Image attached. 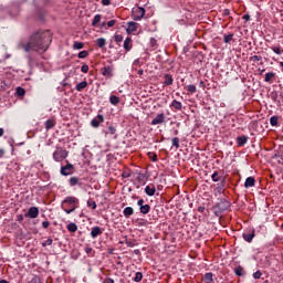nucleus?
Segmentation results:
<instances>
[{
	"mask_svg": "<svg viewBox=\"0 0 283 283\" xmlns=\"http://www.w3.org/2000/svg\"><path fill=\"white\" fill-rule=\"evenodd\" d=\"M52 43V32L50 30H40L34 32L29 41L22 44L24 52H48Z\"/></svg>",
	"mask_w": 283,
	"mask_h": 283,
	"instance_id": "1",
	"label": "nucleus"
},
{
	"mask_svg": "<svg viewBox=\"0 0 283 283\" xmlns=\"http://www.w3.org/2000/svg\"><path fill=\"white\" fill-rule=\"evenodd\" d=\"M80 203L78 198L70 196L62 201L61 207L65 213L70 214L78 209Z\"/></svg>",
	"mask_w": 283,
	"mask_h": 283,
	"instance_id": "2",
	"label": "nucleus"
},
{
	"mask_svg": "<svg viewBox=\"0 0 283 283\" xmlns=\"http://www.w3.org/2000/svg\"><path fill=\"white\" fill-rule=\"evenodd\" d=\"M67 156H70V153L67 151V149L61 146H57L53 153V160H55V163H63V160H65Z\"/></svg>",
	"mask_w": 283,
	"mask_h": 283,
	"instance_id": "3",
	"label": "nucleus"
},
{
	"mask_svg": "<svg viewBox=\"0 0 283 283\" xmlns=\"http://www.w3.org/2000/svg\"><path fill=\"white\" fill-rule=\"evenodd\" d=\"M132 17L134 21H140L145 17V8L137 7L132 10Z\"/></svg>",
	"mask_w": 283,
	"mask_h": 283,
	"instance_id": "4",
	"label": "nucleus"
},
{
	"mask_svg": "<svg viewBox=\"0 0 283 283\" xmlns=\"http://www.w3.org/2000/svg\"><path fill=\"white\" fill-rule=\"evenodd\" d=\"M60 174L62 176H72L74 174V165L66 160V165L61 167Z\"/></svg>",
	"mask_w": 283,
	"mask_h": 283,
	"instance_id": "5",
	"label": "nucleus"
},
{
	"mask_svg": "<svg viewBox=\"0 0 283 283\" xmlns=\"http://www.w3.org/2000/svg\"><path fill=\"white\" fill-rule=\"evenodd\" d=\"M140 24H138L137 22L130 21L127 23V28H126V32L127 34H134V32H136L138 30Z\"/></svg>",
	"mask_w": 283,
	"mask_h": 283,
	"instance_id": "6",
	"label": "nucleus"
},
{
	"mask_svg": "<svg viewBox=\"0 0 283 283\" xmlns=\"http://www.w3.org/2000/svg\"><path fill=\"white\" fill-rule=\"evenodd\" d=\"M25 218H39V208L38 207H31L29 208L28 212L24 214Z\"/></svg>",
	"mask_w": 283,
	"mask_h": 283,
	"instance_id": "7",
	"label": "nucleus"
},
{
	"mask_svg": "<svg viewBox=\"0 0 283 283\" xmlns=\"http://www.w3.org/2000/svg\"><path fill=\"white\" fill-rule=\"evenodd\" d=\"M102 74L103 76H105L106 78H112V76H114V67L112 65L109 66H104L102 69Z\"/></svg>",
	"mask_w": 283,
	"mask_h": 283,
	"instance_id": "8",
	"label": "nucleus"
},
{
	"mask_svg": "<svg viewBox=\"0 0 283 283\" xmlns=\"http://www.w3.org/2000/svg\"><path fill=\"white\" fill-rule=\"evenodd\" d=\"M163 123H166V117L160 113L151 120L150 125H163Z\"/></svg>",
	"mask_w": 283,
	"mask_h": 283,
	"instance_id": "9",
	"label": "nucleus"
},
{
	"mask_svg": "<svg viewBox=\"0 0 283 283\" xmlns=\"http://www.w3.org/2000/svg\"><path fill=\"white\" fill-rule=\"evenodd\" d=\"M103 228L98 227V226H95L92 228L91 230V238L96 239L98 238V235H103Z\"/></svg>",
	"mask_w": 283,
	"mask_h": 283,
	"instance_id": "10",
	"label": "nucleus"
},
{
	"mask_svg": "<svg viewBox=\"0 0 283 283\" xmlns=\"http://www.w3.org/2000/svg\"><path fill=\"white\" fill-rule=\"evenodd\" d=\"M105 117L103 115H97L95 118L92 119L91 125L92 127H99L101 123H104Z\"/></svg>",
	"mask_w": 283,
	"mask_h": 283,
	"instance_id": "11",
	"label": "nucleus"
},
{
	"mask_svg": "<svg viewBox=\"0 0 283 283\" xmlns=\"http://www.w3.org/2000/svg\"><path fill=\"white\" fill-rule=\"evenodd\" d=\"M242 235L245 242H253V239L255 238V230H250L249 232H244Z\"/></svg>",
	"mask_w": 283,
	"mask_h": 283,
	"instance_id": "12",
	"label": "nucleus"
},
{
	"mask_svg": "<svg viewBox=\"0 0 283 283\" xmlns=\"http://www.w3.org/2000/svg\"><path fill=\"white\" fill-rule=\"evenodd\" d=\"M201 282H203V283H216V281H213V273H211V272L206 273L202 276Z\"/></svg>",
	"mask_w": 283,
	"mask_h": 283,
	"instance_id": "13",
	"label": "nucleus"
},
{
	"mask_svg": "<svg viewBox=\"0 0 283 283\" xmlns=\"http://www.w3.org/2000/svg\"><path fill=\"white\" fill-rule=\"evenodd\" d=\"M245 189H250V187H255V177H248L244 182Z\"/></svg>",
	"mask_w": 283,
	"mask_h": 283,
	"instance_id": "14",
	"label": "nucleus"
},
{
	"mask_svg": "<svg viewBox=\"0 0 283 283\" xmlns=\"http://www.w3.org/2000/svg\"><path fill=\"white\" fill-rule=\"evenodd\" d=\"M164 85H166V87L169 85H174V76H171V74L164 75Z\"/></svg>",
	"mask_w": 283,
	"mask_h": 283,
	"instance_id": "15",
	"label": "nucleus"
},
{
	"mask_svg": "<svg viewBox=\"0 0 283 283\" xmlns=\"http://www.w3.org/2000/svg\"><path fill=\"white\" fill-rule=\"evenodd\" d=\"M248 142H249V137H247L244 135L237 137V143H238L239 147H244V145H247Z\"/></svg>",
	"mask_w": 283,
	"mask_h": 283,
	"instance_id": "16",
	"label": "nucleus"
},
{
	"mask_svg": "<svg viewBox=\"0 0 283 283\" xmlns=\"http://www.w3.org/2000/svg\"><path fill=\"white\" fill-rule=\"evenodd\" d=\"M145 193H146V196H155L156 187L155 186H146Z\"/></svg>",
	"mask_w": 283,
	"mask_h": 283,
	"instance_id": "17",
	"label": "nucleus"
},
{
	"mask_svg": "<svg viewBox=\"0 0 283 283\" xmlns=\"http://www.w3.org/2000/svg\"><path fill=\"white\" fill-rule=\"evenodd\" d=\"M170 107H174V109L180 112L182 109V103H180L178 99H174Z\"/></svg>",
	"mask_w": 283,
	"mask_h": 283,
	"instance_id": "18",
	"label": "nucleus"
},
{
	"mask_svg": "<svg viewBox=\"0 0 283 283\" xmlns=\"http://www.w3.org/2000/svg\"><path fill=\"white\" fill-rule=\"evenodd\" d=\"M125 218H130V216H134V208L126 207L123 211Z\"/></svg>",
	"mask_w": 283,
	"mask_h": 283,
	"instance_id": "19",
	"label": "nucleus"
},
{
	"mask_svg": "<svg viewBox=\"0 0 283 283\" xmlns=\"http://www.w3.org/2000/svg\"><path fill=\"white\" fill-rule=\"evenodd\" d=\"M140 213H143L144 216H147V213H149L151 211V206L149 205H144L142 206V208H139Z\"/></svg>",
	"mask_w": 283,
	"mask_h": 283,
	"instance_id": "20",
	"label": "nucleus"
},
{
	"mask_svg": "<svg viewBox=\"0 0 283 283\" xmlns=\"http://www.w3.org/2000/svg\"><path fill=\"white\" fill-rule=\"evenodd\" d=\"M66 229L70 233H76V231H78V227L76 226V223H69L66 226Z\"/></svg>",
	"mask_w": 283,
	"mask_h": 283,
	"instance_id": "21",
	"label": "nucleus"
},
{
	"mask_svg": "<svg viewBox=\"0 0 283 283\" xmlns=\"http://www.w3.org/2000/svg\"><path fill=\"white\" fill-rule=\"evenodd\" d=\"M124 50H126V52H129V50H132V38H126L125 39Z\"/></svg>",
	"mask_w": 283,
	"mask_h": 283,
	"instance_id": "22",
	"label": "nucleus"
},
{
	"mask_svg": "<svg viewBox=\"0 0 283 283\" xmlns=\"http://www.w3.org/2000/svg\"><path fill=\"white\" fill-rule=\"evenodd\" d=\"M87 87V81H83L75 86L76 92H83Z\"/></svg>",
	"mask_w": 283,
	"mask_h": 283,
	"instance_id": "23",
	"label": "nucleus"
},
{
	"mask_svg": "<svg viewBox=\"0 0 283 283\" xmlns=\"http://www.w3.org/2000/svg\"><path fill=\"white\" fill-rule=\"evenodd\" d=\"M273 78H275V73L273 72H269L265 74V83H273Z\"/></svg>",
	"mask_w": 283,
	"mask_h": 283,
	"instance_id": "24",
	"label": "nucleus"
},
{
	"mask_svg": "<svg viewBox=\"0 0 283 283\" xmlns=\"http://www.w3.org/2000/svg\"><path fill=\"white\" fill-rule=\"evenodd\" d=\"M101 19H103V15L101 14H96L92 21V27L96 28L98 25V23H101Z\"/></svg>",
	"mask_w": 283,
	"mask_h": 283,
	"instance_id": "25",
	"label": "nucleus"
},
{
	"mask_svg": "<svg viewBox=\"0 0 283 283\" xmlns=\"http://www.w3.org/2000/svg\"><path fill=\"white\" fill-rule=\"evenodd\" d=\"M109 103L111 105H118V103H120V98L116 95H111Z\"/></svg>",
	"mask_w": 283,
	"mask_h": 283,
	"instance_id": "26",
	"label": "nucleus"
},
{
	"mask_svg": "<svg viewBox=\"0 0 283 283\" xmlns=\"http://www.w3.org/2000/svg\"><path fill=\"white\" fill-rule=\"evenodd\" d=\"M279 122H280V118H279L277 116H272V117L270 118V125H271L272 127H277Z\"/></svg>",
	"mask_w": 283,
	"mask_h": 283,
	"instance_id": "27",
	"label": "nucleus"
},
{
	"mask_svg": "<svg viewBox=\"0 0 283 283\" xmlns=\"http://www.w3.org/2000/svg\"><path fill=\"white\" fill-rule=\"evenodd\" d=\"M106 44H107V41H106L104 38H98V39L96 40V45H97L98 48H105Z\"/></svg>",
	"mask_w": 283,
	"mask_h": 283,
	"instance_id": "28",
	"label": "nucleus"
},
{
	"mask_svg": "<svg viewBox=\"0 0 283 283\" xmlns=\"http://www.w3.org/2000/svg\"><path fill=\"white\" fill-rule=\"evenodd\" d=\"M69 182H70L71 187H76V185H78V182H80V179H78V177H71Z\"/></svg>",
	"mask_w": 283,
	"mask_h": 283,
	"instance_id": "29",
	"label": "nucleus"
},
{
	"mask_svg": "<svg viewBox=\"0 0 283 283\" xmlns=\"http://www.w3.org/2000/svg\"><path fill=\"white\" fill-rule=\"evenodd\" d=\"M234 273L238 277H242L244 275V269H242V266H238L234 269Z\"/></svg>",
	"mask_w": 283,
	"mask_h": 283,
	"instance_id": "30",
	"label": "nucleus"
},
{
	"mask_svg": "<svg viewBox=\"0 0 283 283\" xmlns=\"http://www.w3.org/2000/svg\"><path fill=\"white\" fill-rule=\"evenodd\" d=\"M172 147H176V149L180 148V138L178 137L172 138Z\"/></svg>",
	"mask_w": 283,
	"mask_h": 283,
	"instance_id": "31",
	"label": "nucleus"
},
{
	"mask_svg": "<svg viewBox=\"0 0 283 283\" xmlns=\"http://www.w3.org/2000/svg\"><path fill=\"white\" fill-rule=\"evenodd\" d=\"M83 48H85V44H83V42H74L73 44L74 50H83Z\"/></svg>",
	"mask_w": 283,
	"mask_h": 283,
	"instance_id": "32",
	"label": "nucleus"
},
{
	"mask_svg": "<svg viewBox=\"0 0 283 283\" xmlns=\"http://www.w3.org/2000/svg\"><path fill=\"white\" fill-rule=\"evenodd\" d=\"M54 125H55L54 120L48 119L45 122V129H52V127H54Z\"/></svg>",
	"mask_w": 283,
	"mask_h": 283,
	"instance_id": "33",
	"label": "nucleus"
},
{
	"mask_svg": "<svg viewBox=\"0 0 283 283\" xmlns=\"http://www.w3.org/2000/svg\"><path fill=\"white\" fill-rule=\"evenodd\" d=\"M18 96H25V88L19 86L15 90Z\"/></svg>",
	"mask_w": 283,
	"mask_h": 283,
	"instance_id": "34",
	"label": "nucleus"
},
{
	"mask_svg": "<svg viewBox=\"0 0 283 283\" xmlns=\"http://www.w3.org/2000/svg\"><path fill=\"white\" fill-rule=\"evenodd\" d=\"M232 40H233V33H230V34L223 36L224 43H231Z\"/></svg>",
	"mask_w": 283,
	"mask_h": 283,
	"instance_id": "35",
	"label": "nucleus"
},
{
	"mask_svg": "<svg viewBox=\"0 0 283 283\" xmlns=\"http://www.w3.org/2000/svg\"><path fill=\"white\" fill-rule=\"evenodd\" d=\"M78 59H87V56H90V52L88 51H81L77 54Z\"/></svg>",
	"mask_w": 283,
	"mask_h": 283,
	"instance_id": "36",
	"label": "nucleus"
},
{
	"mask_svg": "<svg viewBox=\"0 0 283 283\" xmlns=\"http://www.w3.org/2000/svg\"><path fill=\"white\" fill-rule=\"evenodd\" d=\"M143 281V273L142 272H136L134 282H142Z\"/></svg>",
	"mask_w": 283,
	"mask_h": 283,
	"instance_id": "37",
	"label": "nucleus"
},
{
	"mask_svg": "<svg viewBox=\"0 0 283 283\" xmlns=\"http://www.w3.org/2000/svg\"><path fill=\"white\" fill-rule=\"evenodd\" d=\"M271 50L274 52V54H282L283 50L280 46H271Z\"/></svg>",
	"mask_w": 283,
	"mask_h": 283,
	"instance_id": "38",
	"label": "nucleus"
},
{
	"mask_svg": "<svg viewBox=\"0 0 283 283\" xmlns=\"http://www.w3.org/2000/svg\"><path fill=\"white\" fill-rule=\"evenodd\" d=\"M211 178H212V182H220V176L218 175V171H214Z\"/></svg>",
	"mask_w": 283,
	"mask_h": 283,
	"instance_id": "39",
	"label": "nucleus"
},
{
	"mask_svg": "<svg viewBox=\"0 0 283 283\" xmlns=\"http://www.w3.org/2000/svg\"><path fill=\"white\" fill-rule=\"evenodd\" d=\"M150 46L155 50L158 48V40H156V38H150Z\"/></svg>",
	"mask_w": 283,
	"mask_h": 283,
	"instance_id": "40",
	"label": "nucleus"
},
{
	"mask_svg": "<svg viewBox=\"0 0 283 283\" xmlns=\"http://www.w3.org/2000/svg\"><path fill=\"white\" fill-rule=\"evenodd\" d=\"M148 156L153 160V163L158 161V155H156L155 153H148Z\"/></svg>",
	"mask_w": 283,
	"mask_h": 283,
	"instance_id": "41",
	"label": "nucleus"
},
{
	"mask_svg": "<svg viewBox=\"0 0 283 283\" xmlns=\"http://www.w3.org/2000/svg\"><path fill=\"white\" fill-rule=\"evenodd\" d=\"M115 43H117V45H120V43H123V35L116 34L115 35Z\"/></svg>",
	"mask_w": 283,
	"mask_h": 283,
	"instance_id": "42",
	"label": "nucleus"
},
{
	"mask_svg": "<svg viewBox=\"0 0 283 283\" xmlns=\"http://www.w3.org/2000/svg\"><path fill=\"white\" fill-rule=\"evenodd\" d=\"M81 72H83V74H87V72H90V65L83 64L81 67Z\"/></svg>",
	"mask_w": 283,
	"mask_h": 283,
	"instance_id": "43",
	"label": "nucleus"
},
{
	"mask_svg": "<svg viewBox=\"0 0 283 283\" xmlns=\"http://www.w3.org/2000/svg\"><path fill=\"white\" fill-rule=\"evenodd\" d=\"M87 207H91V209H93V210L96 209V207H97V206H96V201H94V200H88V201H87Z\"/></svg>",
	"mask_w": 283,
	"mask_h": 283,
	"instance_id": "44",
	"label": "nucleus"
},
{
	"mask_svg": "<svg viewBox=\"0 0 283 283\" xmlns=\"http://www.w3.org/2000/svg\"><path fill=\"white\" fill-rule=\"evenodd\" d=\"M196 85H193V84H190V85H188V92L190 93V94H196Z\"/></svg>",
	"mask_w": 283,
	"mask_h": 283,
	"instance_id": "45",
	"label": "nucleus"
},
{
	"mask_svg": "<svg viewBox=\"0 0 283 283\" xmlns=\"http://www.w3.org/2000/svg\"><path fill=\"white\" fill-rule=\"evenodd\" d=\"M250 59H251V61H253L254 63H258V61H262V56H260V55H253V56H251Z\"/></svg>",
	"mask_w": 283,
	"mask_h": 283,
	"instance_id": "46",
	"label": "nucleus"
},
{
	"mask_svg": "<svg viewBox=\"0 0 283 283\" xmlns=\"http://www.w3.org/2000/svg\"><path fill=\"white\" fill-rule=\"evenodd\" d=\"M52 239H48L42 243V247H52Z\"/></svg>",
	"mask_w": 283,
	"mask_h": 283,
	"instance_id": "47",
	"label": "nucleus"
},
{
	"mask_svg": "<svg viewBox=\"0 0 283 283\" xmlns=\"http://www.w3.org/2000/svg\"><path fill=\"white\" fill-rule=\"evenodd\" d=\"M253 277H254V280H260V277H262V272L261 271L254 272Z\"/></svg>",
	"mask_w": 283,
	"mask_h": 283,
	"instance_id": "48",
	"label": "nucleus"
},
{
	"mask_svg": "<svg viewBox=\"0 0 283 283\" xmlns=\"http://www.w3.org/2000/svg\"><path fill=\"white\" fill-rule=\"evenodd\" d=\"M84 251H85V254H86V255H92V253L94 252V249H92V248H90V247H86V248L84 249Z\"/></svg>",
	"mask_w": 283,
	"mask_h": 283,
	"instance_id": "49",
	"label": "nucleus"
},
{
	"mask_svg": "<svg viewBox=\"0 0 283 283\" xmlns=\"http://www.w3.org/2000/svg\"><path fill=\"white\" fill-rule=\"evenodd\" d=\"M107 28H114L116 25V20H109L107 23H106Z\"/></svg>",
	"mask_w": 283,
	"mask_h": 283,
	"instance_id": "50",
	"label": "nucleus"
},
{
	"mask_svg": "<svg viewBox=\"0 0 283 283\" xmlns=\"http://www.w3.org/2000/svg\"><path fill=\"white\" fill-rule=\"evenodd\" d=\"M137 180H138L139 182H144V184H145V181H146L145 174H140V175L138 176Z\"/></svg>",
	"mask_w": 283,
	"mask_h": 283,
	"instance_id": "51",
	"label": "nucleus"
},
{
	"mask_svg": "<svg viewBox=\"0 0 283 283\" xmlns=\"http://www.w3.org/2000/svg\"><path fill=\"white\" fill-rule=\"evenodd\" d=\"M126 245L127 247H136V242H134L132 240H126Z\"/></svg>",
	"mask_w": 283,
	"mask_h": 283,
	"instance_id": "52",
	"label": "nucleus"
},
{
	"mask_svg": "<svg viewBox=\"0 0 283 283\" xmlns=\"http://www.w3.org/2000/svg\"><path fill=\"white\" fill-rule=\"evenodd\" d=\"M108 134H112V135L116 134V128L114 126H109Z\"/></svg>",
	"mask_w": 283,
	"mask_h": 283,
	"instance_id": "53",
	"label": "nucleus"
},
{
	"mask_svg": "<svg viewBox=\"0 0 283 283\" xmlns=\"http://www.w3.org/2000/svg\"><path fill=\"white\" fill-rule=\"evenodd\" d=\"M137 205H138L139 209H142V207H145V200L144 199H139L137 201Z\"/></svg>",
	"mask_w": 283,
	"mask_h": 283,
	"instance_id": "54",
	"label": "nucleus"
},
{
	"mask_svg": "<svg viewBox=\"0 0 283 283\" xmlns=\"http://www.w3.org/2000/svg\"><path fill=\"white\" fill-rule=\"evenodd\" d=\"M42 227L43 229H48L50 227V221H43Z\"/></svg>",
	"mask_w": 283,
	"mask_h": 283,
	"instance_id": "55",
	"label": "nucleus"
},
{
	"mask_svg": "<svg viewBox=\"0 0 283 283\" xmlns=\"http://www.w3.org/2000/svg\"><path fill=\"white\" fill-rule=\"evenodd\" d=\"M112 3L111 0H102V6H109Z\"/></svg>",
	"mask_w": 283,
	"mask_h": 283,
	"instance_id": "56",
	"label": "nucleus"
},
{
	"mask_svg": "<svg viewBox=\"0 0 283 283\" xmlns=\"http://www.w3.org/2000/svg\"><path fill=\"white\" fill-rule=\"evenodd\" d=\"M6 156V150L3 148H0V158H3Z\"/></svg>",
	"mask_w": 283,
	"mask_h": 283,
	"instance_id": "57",
	"label": "nucleus"
},
{
	"mask_svg": "<svg viewBox=\"0 0 283 283\" xmlns=\"http://www.w3.org/2000/svg\"><path fill=\"white\" fill-rule=\"evenodd\" d=\"M17 220H18V222H22V220H23V214H18V216H17Z\"/></svg>",
	"mask_w": 283,
	"mask_h": 283,
	"instance_id": "58",
	"label": "nucleus"
},
{
	"mask_svg": "<svg viewBox=\"0 0 283 283\" xmlns=\"http://www.w3.org/2000/svg\"><path fill=\"white\" fill-rule=\"evenodd\" d=\"M198 211H199V213H205V207L200 206V207L198 208Z\"/></svg>",
	"mask_w": 283,
	"mask_h": 283,
	"instance_id": "59",
	"label": "nucleus"
},
{
	"mask_svg": "<svg viewBox=\"0 0 283 283\" xmlns=\"http://www.w3.org/2000/svg\"><path fill=\"white\" fill-rule=\"evenodd\" d=\"M250 19H251V17H250L249 14H244V15H243V20H244V21H249Z\"/></svg>",
	"mask_w": 283,
	"mask_h": 283,
	"instance_id": "60",
	"label": "nucleus"
},
{
	"mask_svg": "<svg viewBox=\"0 0 283 283\" xmlns=\"http://www.w3.org/2000/svg\"><path fill=\"white\" fill-rule=\"evenodd\" d=\"M3 134H4L3 128H0V138H1V136H3Z\"/></svg>",
	"mask_w": 283,
	"mask_h": 283,
	"instance_id": "61",
	"label": "nucleus"
},
{
	"mask_svg": "<svg viewBox=\"0 0 283 283\" xmlns=\"http://www.w3.org/2000/svg\"><path fill=\"white\" fill-rule=\"evenodd\" d=\"M106 25H107L106 22H102V23H101V28H105Z\"/></svg>",
	"mask_w": 283,
	"mask_h": 283,
	"instance_id": "62",
	"label": "nucleus"
},
{
	"mask_svg": "<svg viewBox=\"0 0 283 283\" xmlns=\"http://www.w3.org/2000/svg\"><path fill=\"white\" fill-rule=\"evenodd\" d=\"M200 87H205V82H200Z\"/></svg>",
	"mask_w": 283,
	"mask_h": 283,
	"instance_id": "63",
	"label": "nucleus"
},
{
	"mask_svg": "<svg viewBox=\"0 0 283 283\" xmlns=\"http://www.w3.org/2000/svg\"><path fill=\"white\" fill-rule=\"evenodd\" d=\"M0 283H9V282L6 280H0Z\"/></svg>",
	"mask_w": 283,
	"mask_h": 283,
	"instance_id": "64",
	"label": "nucleus"
}]
</instances>
